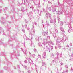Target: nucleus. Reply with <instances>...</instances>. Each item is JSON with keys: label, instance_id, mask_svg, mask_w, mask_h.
<instances>
[{"label": "nucleus", "instance_id": "22", "mask_svg": "<svg viewBox=\"0 0 73 73\" xmlns=\"http://www.w3.org/2000/svg\"><path fill=\"white\" fill-rule=\"evenodd\" d=\"M60 24L61 25V27H62V26L63 25V22H60Z\"/></svg>", "mask_w": 73, "mask_h": 73}, {"label": "nucleus", "instance_id": "41", "mask_svg": "<svg viewBox=\"0 0 73 73\" xmlns=\"http://www.w3.org/2000/svg\"><path fill=\"white\" fill-rule=\"evenodd\" d=\"M16 55L17 57L18 56H20V54H16Z\"/></svg>", "mask_w": 73, "mask_h": 73}, {"label": "nucleus", "instance_id": "53", "mask_svg": "<svg viewBox=\"0 0 73 73\" xmlns=\"http://www.w3.org/2000/svg\"><path fill=\"white\" fill-rule=\"evenodd\" d=\"M17 56H16V55H15V56L14 57H15V58H17Z\"/></svg>", "mask_w": 73, "mask_h": 73}, {"label": "nucleus", "instance_id": "63", "mask_svg": "<svg viewBox=\"0 0 73 73\" xmlns=\"http://www.w3.org/2000/svg\"><path fill=\"white\" fill-rule=\"evenodd\" d=\"M43 45H45V42H44L43 43Z\"/></svg>", "mask_w": 73, "mask_h": 73}, {"label": "nucleus", "instance_id": "50", "mask_svg": "<svg viewBox=\"0 0 73 73\" xmlns=\"http://www.w3.org/2000/svg\"><path fill=\"white\" fill-rule=\"evenodd\" d=\"M35 54H33V58L35 57Z\"/></svg>", "mask_w": 73, "mask_h": 73}, {"label": "nucleus", "instance_id": "21", "mask_svg": "<svg viewBox=\"0 0 73 73\" xmlns=\"http://www.w3.org/2000/svg\"><path fill=\"white\" fill-rule=\"evenodd\" d=\"M72 50H73V48L72 47H69V50L70 52H71Z\"/></svg>", "mask_w": 73, "mask_h": 73}, {"label": "nucleus", "instance_id": "40", "mask_svg": "<svg viewBox=\"0 0 73 73\" xmlns=\"http://www.w3.org/2000/svg\"><path fill=\"white\" fill-rule=\"evenodd\" d=\"M18 68H19V69H20V66L19 65H17Z\"/></svg>", "mask_w": 73, "mask_h": 73}, {"label": "nucleus", "instance_id": "55", "mask_svg": "<svg viewBox=\"0 0 73 73\" xmlns=\"http://www.w3.org/2000/svg\"><path fill=\"white\" fill-rule=\"evenodd\" d=\"M27 30H29V27H28L27 28Z\"/></svg>", "mask_w": 73, "mask_h": 73}, {"label": "nucleus", "instance_id": "37", "mask_svg": "<svg viewBox=\"0 0 73 73\" xmlns=\"http://www.w3.org/2000/svg\"><path fill=\"white\" fill-rule=\"evenodd\" d=\"M26 1L27 3H29V1H28V0H26Z\"/></svg>", "mask_w": 73, "mask_h": 73}, {"label": "nucleus", "instance_id": "18", "mask_svg": "<svg viewBox=\"0 0 73 73\" xmlns=\"http://www.w3.org/2000/svg\"><path fill=\"white\" fill-rule=\"evenodd\" d=\"M7 9H8V7H5V9H4V12L5 13V12H5V11H6V10H7Z\"/></svg>", "mask_w": 73, "mask_h": 73}, {"label": "nucleus", "instance_id": "4", "mask_svg": "<svg viewBox=\"0 0 73 73\" xmlns=\"http://www.w3.org/2000/svg\"><path fill=\"white\" fill-rule=\"evenodd\" d=\"M27 58H28L27 57L26 58V59H27V60H28L29 62V63H30V65H31V62H30V61H31L32 62L31 64L33 65V61H32V60L30 59V58H28L27 59Z\"/></svg>", "mask_w": 73, "mask_h": 73}, {"label": "nucleus", "instance_id": "34", "mask_svg": "<svg viewBox=\"0 0 73 73\" xmlns=\"http://www.w3.org/2000/svg\"><path fill=\"white\" fill-rule=\"evenodd\" d=\"M26 40L27 41V40H29V38L26 37Z\"/></svg>", "mask_w": 73, "mask_h": 73}, {"label": "nucleus", "instance_id": "38", "mask_svg": "<svg viewBox=\"0 0 73 73\" xmlns=\"http://www.w3.org/2000/svg\"><path fill=\"white\" fill-rule=\"evenodd\" d=\"M24 38L25 39V38L26 37V35L24 34L23 35Z\"/></svg>", "mask_w": 73, "mask_h": 73}, {"label": "nucleus", "instance_id": "59", "mask_svg": "<svg viewBox=\"0 0 73 73\" xmlns=\"http://www.w3.org/2000/svg\"><path fill=\"white\" fill-rule=\"evenodd\" d=\"M56 58L57 59V60H58V56H57V57H56Z\"/></svg>", "mask_w": 73, "mask_h": 73}, {"label": "nucleus", "instance_id": "16", "mask_svg": "<svg viewBox=\"0 0 73 73\" xmlns=\"http://www.w3.org/2000/svg\"><path fill=\"white\" fill-rule=\"evenodd\" d=\"M41 7V5L40 4V3H39L37 5V7L38 8H40Z\"/></svg>", "mask_w": 73, "mask_h": 73}, {"label": "nucleus", "instance_id": "47", "mask_svg": "<svg viewBox=\"0 0 73 73\" xmlns=\"http://www.w3.org/2000/svg\"><path fill=\"white\" fill-rule=\"evenodd\" d=\"M57 13L58 15H60V11H58L57 12Z\"/></svg>", "mask_w": 73, "mask_h": 73}, {"label": "nucleus", "instance_id": "28", "mask_svg": "<svg viewBox=\"0 0 73 73\" xmlns=\"http://www.w3.org/2000/svg\"><path fill=\"white\" fill-rule=\"evenodd\" d=\"M48 9L49 11H52V9H51V7H50L48 8Z\"/></svg>", "mask_w": 73, "mask_h": 73}, {"label": "nucleus", "instance_id": "62", "mask_svg": "<svg viewBox=\"0 0 73 73\" xmlns=\"http://www.w3.org/2000/svg\"><path fill=\"white\" fill-rule=\"evenodd\" d=\"M51 56L52 57L53 56H54V54H51Z\"/></svg>", "mask_w": 73, "mask_h": 73}, {"label": "nucleus", "instance_id": "48", "mask_svg": "<svg viewBox=\"0 0 73 73\" xmlns=\"http://www.w3.org/2000/svg\"><path fill=\"white\" fill-rule=\"evenodd\" d=\"M5 68V70H7V69H8V67H5V68Z\"/></svg>", "mask_w": 73, "mask_h": 73}, {"label": "nucleus", "instance_id": "43", "mask_svg": "<svg viewBox=\"0 0 73 73\" xmlns=\"http://www.w3.org/2000/svg\"><path fill=\"white\" fill-rule=\"evenodd\" d=\"M22 31L24 33H25V30L24 29H23Z\"/></svg>", "mask_w": 73, "mask_h": 73}, {"label": "nucleus", "instance_id": "15", "mask_svg": "<svg viewBox=\"0 0 73 73\" xmlns=\"http://www.w3.org/2000/svg\"><path fill=\"white\" fill-rule=\"evenodd\" d=\"M46 25H47V26H50V25L49 24V23L48 21H46Z\"/></svg>", "mask_w": 73, "mask_h": 73}, {"label": "nucleus", "instance_id": "51", "mask_svg": "<svg viewBox=\"0 0 73 73\" xmlns=\"http://www.w3.org/2000/svg\"><path fill=\"white\" fill-rule=\"evenodd\" d=\"M56 55H57V56H59V53L57 52L56 53Z\"/></svg>", "mask_w": 73, "mask_h": 73}, {"label": "nucleus", "instance_id": "44", "mask_svg": "<svg viewBox=\"0 0 73 73\" xmlns=\"http://www.w3.org/2000/svg\"><path fill=\"white\" fill-rule=\"evenodd\" d=\"M19 72L20 73H24V72L23 71H22L21 72L20 71H19Z\"/></svg>", "mask_w": 73, "mask_h": 73}, {"label": "nucleus", "instance_id": "35", "mask_svg": "<svg viewBox=\"0 0 73 73\" xmlns=\"http://www.w3.org/2000/svg\"><path fill=\"white\" fill-rule=\"evenodd\" d=\"M35 33V30H33V33Z\"/></svg>", "mask_w": 73, "mask_h": 73}, {"label": "nucleus", "instance_id": "26", "mask_svg": "<svg viewBox=\"0 0 73 73\" xmlns=\"http://www.w3.org/2000/svg\"><path fill=\"white\" fill-rule=\"evenodd\" d=\"M36 41H39V37L38 36H37L36 38Z\"/></svg>", "mask_w": 73, "mask_h": 73}, {"label": "nucleus", "instance_id": "45", "mask_svg": "<svg viewBox=\"0 0 73 73\" xmlns=\"http://www.w3.org/2000/svg\"><path fill=\"white\" fill-rule=\"evenodd\" d=\"M34 52H36L37 50H36V49L35 48L34 49Z\"/></svg>", "mask_w": 73, "mask_h": 73}, {"label": "nucleus", "instance_id": "58", "mask_svg": "<svg viewBox=\"0 0 73 73\" xmlns=\"http://www.w3.org/2000/svg\"><path fill=\"white\" fill-rule=\"evenodd\" d=\"M66 68H68V66L67 65H65Z\"/></svg>", "mask_w": 73, "mask_h": 73}, {"label": "nucleus", "instance_id": "61", "mask_svg": "<svg viewBox=\"0 0 73 73\" xmlns=\"http://www.w3.org/2000/svg\"><path fill=\"white\" fill-rule=\"evenodd\" d=\"M66 47H69V45L67 44V45L66 46Z\"/></svg>", "mask_w": 73, "mask_h": 73}, {"label": "nucleus", "instance_id": "1", "mask_svg": "<svg viewBox=\"0 0 73 73\" xmlns=\"http://www.w3.org/2000/svg\"><path fill=\"white\" fill-rule=\"evenodd\" d=\"M66 40H68V38L66 36H63L62 39L61 38H58V40L56 42V44L58 46L59 49H61V42L62 41H66Z\"/></svg>", "mask_w": 73, "mask_h": 73}, {"label": "nucleus", "instance_id": "23", "mask_svg": "<svg viewBox=\"0 0 73 73\" xmlns=\"http://www.w3.org/2000/svg\"><path fill=\"white\" fill-rule=\"evenodd\" d=\"M21 65L23 67H24V68H25V69H27V66H23L22 64H21Z\"/></svg>", "mask_w": 73, "mask_h": 73}, {"label": "nucleus", "instance_id": "64", "mask_svg": "<svg viewBox=\"0 0 73 73\" xmlns=\"http://www.w3.org/2000/svg\"><path fill=\"white\" fill-rule=\"evenodd\" d=\"M48 3H49V4H50V3H51V2L50 1H48Z\"/></svg>", "mask_w": 73, "mask_h": 73}, {"label": "nucleus", "instance_id": "31", "mask_svg": "<svg viewBox=\"0 0 73 73\" xmlns=\"http://www.w3.org/2000/svg\"><path fill=\"white\" fill-rule=\"evenodd\" d=\"M42 9H43L44 12H46V10H45V9L44 8H43Z\"/></svg>", "mask_w": 73, "mask_h": 73}, {"label": "nucleus", "instance_id": "10", "mask_svg": "<svg viewBox=\"0 0 73 73\" xmlns=\"http://www.w3.org/2000/svg\"><path fill=\"white\" fill-rule=\"evenodd\" d=\"M29 35H31V39L32 40V39H33V35L32 33H31V32H29Z\"/></svg>", "mask_w": 73, "mask_h": 73}, {"label": "nucleus", "instance_id": "20", "mask_svg": "<svg viewBox=\"0 0 73 73\" xmlns=\"http://www.w3.org/2000/svg\"><path fill=\"white\" fill-rule=\"evenodd\" d=\"M45 65H46V64H45V62H42V66H44H44H45Z\"/></svg>", "mask_w": 73, "mask_h": 73}, {"label": "nucleus", "instance_id": "7", "mask_svg": "<svg viewBox=\"0 0 73 73\" xmlns=\"http://www.w3.org/2000/svg\"><path fill=\"white\" fill-rule=\"evenodd\" d=\"M60 29L61 30V31L63 33V35L64 36V33H65V31H64V29H63V28L62 27H61L60 28Z\"/></svg>", "mask_w": 73, "mask_h": 73}, {"label": "nucleus", "instance_id": "52", "mask_svg": "<svg viewBox=\"0 0 73 73\" xmlns=\"http://www.w3.org/2000/svg\"><path fill=\"white\" fill-rule=\"evenodd\" d=\"M63 63H62V62H61V63H60V65H63Z\"/></svg>", "mask_w": 73, "mask_h": 73}, {"label": "nucleus", "instance_id": "32", "mask_svg": "<svg viewBox=\"0 0 73 73\" xmlns=\"http://www.w3.org/2000/svg\"><path fill=\"white\" fill-rule=\"evenodd\" d=\"M34 24L35 25H37V23L35 21L34 23Z\"/></svg>", "mask_w": 73, "mask_h": 73}, {"label": "nucleus", "instance_id": "36", "mask_svg": "<svg viewBox=\"0 0 73 73\" xmlns=\"http://www.w3.org/2000/svg\"><path fill=\"white\" fill-rule=\"evenodd\" d=\"M63 13L62 11H60V15H62Z\"/></svg>", "mask_w": 73, "mask_h": 73}, {"label": "nucleus", "instance_id": "25", "mask_svg": "<svg viewBox=\"0 0 73 73\" xmlns=\"http://www.w3.org/2000/svg\"><path fill=\"white\" fill-rule=\"evenodd\" d=\"M44 36H46V34H48V32H44Z\"/></svg>", "mask_w": 73, "mask_h": 73}, {"label": "nucleus", "instance_id": "2", "mask_svg": "<svg viewBox=\"0 0 73 73\" xmlns=\"http://www.w3.org/2000/svg\"><path fill=\"white\" fill-rule=\"evenodd\" d=\"M48 16H49V17H50V19H52V18H51L52 17V15H51V14H50L49 13H46V15H45V18L46 19L47 18L48 19Z\"/></svg>", "mask_w": 73, "mask_h": 73}, {"label": "nucleus", "instance_id": "30", "mask_svg": "<svg viewBox=\"0 0 73 73\" xmlns=\"http://www.w3.org/2000/svg\"><path fill=\"white\" fill-rule=\"evenodd\" d=\"M50 41H51L50 40L49 41H47L46 42V43H47V44H49V43H50Z\"/></svg>", "mask_w": 73, "mask_h": 73}, {"label": "nucleus", "instance_id": "56", "mask_svg": "<svg viewBox=\"0 0 73 73\" xmlns=\"http://www.w3.org/2000/svg\"><path fill=\"white\" fill-rule=\"evenodd\" d=\"M62 54H60V57H61V56H62Z\"/></svg>", "mask_w": 73, "mask_h": 73}, {"label": "nucleus", "instance_id": "17", "mask_svg": "<svg viewBox=\"0 0 73 73\" xmlns=\"http://www.w3.org/2000/svg\"><path fill=\"white\" fill-rule=\"evenodd\" d=\"M66 71H63L62 73H66V72L67 73V72H68V70H66Z\"/></svg>", "mask_w": 73, "mask_h": 73}, {"label": "nucleus", "instance_id": "49", "mask_svg": "<svg viewBox=\"0 0 73 73\" xmlns=\"http://www.w3.org/2000/svg\"><path fill=\"white\" fill-rule=\"evenodd\" d=\"M24 62H25V63L26 64L27 63V60H25Z\"/></svg>", "mask_w": 73, "mask_h": 73}, {"label": "nucleus", "instance_id": "8", "mask_svg": "<svg viewBox=\"0 0 73 73\" xmlns=\"http://www.w3.org/2000/svg\"><path fill=\"white\" fill-rule=\"evenodd\" d=\"M39 11H40V10L38 9L37 11V13L38 14V17H39V16H41V12H39Z\"/></svg>", "mask_w": 73, "mask_h": 73}, {"label": "nucleus", "instance_id": "24", "mask_svg": "<svg viewBox=\"0 0 73 73\" xmlns=\"http://www.w3.org/2000/svg\"><path fill=\"white\" fill-rule=\"evenodd\" d=\"M65 23L66 25H69V23L67 21H66L65 22Z\"/></svg>", "mask_w": 73, "mask_h": 73}, {"label": "nucleus", "instance_id": "60", "mask_svg": "<svg viewBox=\"0 0 73 73\" xmlns=\"http://www.w3.org/2000/svg\"><path fill=\"white\" fill-rule=\"evenodd\" d=\"M70 46H72V43H70Z\"/></svg>", "mask_w": 73, "mask_h": 73}, {"label": "nucleus", "instance_id": "6", "mask_svg": "<svg viewBox=\"0 0 73 73\" xmlns=\"http://www.w3.org/2000/svg\"><path fill=\"white\" fill-rule=\"evenodd\" d=\"M44 49H45V51H49V52H50V49L49 48H48V46H46V48H44Z\"/></svg>", "mask_w": 73, "mask_h": 73}, {"label": "nucleus", "instance_id": "3", "mask_svg": "<svg viewBox=\"0 0 73 73\" xmlns=\"http://www.w3.org/2000/svg\"><path fill=\"white\" fill-rule=\"evenodd\" d=\"M32 12H30L28 14V16L29 17L30 19V20H31V19H33V17L32 16Z\"/></svg>", "mask_w": 73, "mask_h": 73}, {"label": "nucleus", "instance_id": "54", "mask_svg": "<svg viewBox=\"0 0 73 73\" xmlns=\"http://www.w3.org/2000/svg\"><path fill=\"white\" fill-rule=\"evenodd\" d=\"M39 58H41V55H39L38 56Z\"/></svg>", "mask_w": 73, "mask_h": 73}, {"label": "nucleus", "instance_id": "13", "mask_svg": "<svg viewBox=\"0 0 73 73\" xmlns=\"http://www.w3.org/2000/svg\"><path fill=\"white\" fill-rule=\"evenodd\" d=\"M56 19H54V26H56Z\"/></svg>", "mask_w": 73, "mask_h": 73}, {"label": "nucleus", "instance_id": "46", "mask_svg": "<svg viewBox=\"0 0 73 73\" xmlns=\"http://www.w3.org/2000/svg\"><path fill=\"white\" fill-rule=\"evenodd\" d=\"M28 73H31V70H29L27 71Z\"/></svg>", "mask_w": 73, "mask_h": 73}, {"label": "nucleus", "instance_id": "5", "mask_svg": "<svg viewBox=\"0 0 73 73\" xmlns=\"http://www.w3.org/2000/svg\"><path fill=\"white\" fill-rule=\"evenodd\" d=\"M53 36L54 37V38L55 40H56V42L57 41V40H58V38H56V34L55 33H54V34L53 35Z\"/></svg>", "mask_w": 73, "mask_h": 73}, {"label": "nucleus", "instance_id": "27", "mask_svg": "<svg viewBox=\"0 0 73 73\" xmlns=\"http://www.w3.org/2000/svg\"><path fill=\"white\" fill-rule=\"evenodd\" d=\"M55 33H58V30H57V29H55Z\"/></svg>", "mask_w": 73, "mask_h": 73}, {"label": "nucleus", "instance_id": "9", "mask_svg": "<svg viewBox=\"0 0 73 73\" xmlns=\"http://www.w3.org/2000/svg\"><path fill=\"white\" fill-rule=\"evenodd\" d=\"M46 52H45L44 53H43V58L44 59L46 58V57H45L46 56Z\"/></svg>", "mask_w": 73, "mask_h": 73}, {"label": "nucleus", "instance_id": "11", "mask_svg": "<svg viewBox=\"0 0 73 73\" xmlns=\"http://www.w3.org/2000/svg\"><path fill=\"white\" fill-rule=\"evenodd\" d=\"M52 7L53 8V10L52 11V12H55L56 11V9H54V7L53 5L52 6Z\"/></svg>", "mask_w": 73, "mask_h": 73}, {"label": "nucleus", "instance_id": "33", "mask_svg": "<svg viewBox=\"0 0 73 73\" xmlns=\"http://www.w3.org/2000/svg\"><path fill=\"white\" fill-rule=\"evenodd\" d=\"M25 23H26L28 24V21H27V20L25 19Z\"/></svg>", "mask_w": 73, "mask_h": 73}, {"label": "nucleus", "instance_id": "19", "mask_svg": "<svg viewBox=\"0 0 73 73\" xmlns=\"http://www.w3.org/2000/svg\"><path fill=\"white\" fill-rule=\"evenodd\" d=\"M48 45L49 46H50V48H51V50H52V49H53V46H50V44H48Z\"/></svg>", "mask_w": 73, "mask_h": 73}, {"label": "nucleus", "instance_id": "57", "mask_svg": "<svg viewBox=\"0 0 73 73\" xmlns=\"http://www.w3.org/2000/svg\"><path fill=\"white\" fill-rule=\"evenodd\" d=\"M24 54L25 56H27V53H26V52H25V53H24Z\"/></svg>", "mask_w": 73, "mask_h": 73}, {"label": "nucleus", "instance_id": "42", "mask_svg": "<svg viewBox=\"0 0 73 73\" xmlns=\"http://www.w3.org/2000/svg\"><path fill=\"white\" fill-rule=\"evenodd\" d=\"M50 44H51L52 45H54V44L52 42V41L50 42Z\"/></svg>", "mask_w": 73, "mask_h": 73}, {"label": "nucleus", "instance_id": "39", "mask_svg": "<svg viewBox=\"0 0 73 73\" xmlns=\"http://www.w3.org/2000/svg\"><path fill=\"white\" fill-rule=\"evenodd\" d=\"M31 46H32V40H31Z\"/></svg>", "mask_w": 73, "mask_h": 73}, {"label": "nucleus", "instance_id": "14", "mask_svg": "<svg viewBox=\"0 0 73 73\" xmlns=\"http://www.w3.org/2000/svg\"><path fill=\"white\" fill-rule=\"evenodd\" d=\"M65 16L66 17H70V15H69V14H66L65 15Z\"/></svg>", "mask_w": 73, "mask_h": 73}, {"label": "nucleus", "instance_id": "12", "mask_svg": "<svg viewBox=\"0 0 73 73\" xmlns=\"http://www.w3.org/2000/svg\"><path fill=\"white\" fill-rule=\"evenodd\" d=\"M68 27H69L70 29H72V25H71V23H69Z\"/></svg>", "mask_w": 73, "mask_h": 73}, {"label": "nucleus", "instance_id": "29", "mask_svg": "<svg viewBox=\"0 0 73 73\" xmlns=\"http://www.w3.org/2000/svg\"><path fill=\"white\" fill-rule=\"evenodd\" d=\"M51 19V20H50V23H53V20H52V19Z\"/></svg>", "mask_w": 73, "mask_h": 73}]
</instances>
